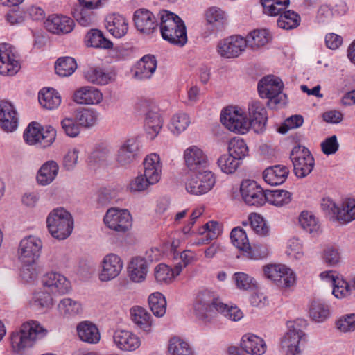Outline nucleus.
Returning a JSON list of instances; mask_svg holds the SVG:
<instances>
[{"label":"nucleus","mask_w":355,"mask_h":355,"mask_svg":"<svg viewBox=\"0 0 355 355\" xmlns=\"http://www.w3.org/2000/svg\"><path fill=\"white\" fill-rule=\"evenodd\" d=\"M196 316L202 322H209L218 313L232 321H239L243 317L237 307L223 304L214 294L207 290L200 291L193 304Z\"/></svg>","instance_id":"nucleus-1"},{"label":"nucleus","mask_w":355,"mask_h":355,"mask_svg":"<svg viewBox=\"0 0 355 355\" xmlns=\"http://www.w3.org/2000/svg\"><path fill=\"white\" fill-rule=\"evenodd\" d=\"M160 18L162 38L172 44L183 46L187 42L184 21L177 15L167 10L160 12Z\"/></svg>","instance_id":"nucleus-2"},{"label":"nucleus","mask_w":355,"mask_h":355,"mask_svg":"<svg viewBox=\"0 0 355 355\" xmlns=\"http://www.w3.org/2000/svg\"><path fill=\"white\" fill-rule=\"evenodd\" d=\"M47 330L37 321H29L24 323L19 331L12 333L11 345L13 349L19 352L25 348L31 347L35 341L46 336Z\"/></svg>","instance_id":"nucleus-3"},{"label":"nucleus","mask_w":355,"mask_h":355,"mask_svg":"<svg viewBox=\"0 0 355 355\" xmlns=\"http://www.w3.org/2000/svg\"><path fill=\"white\" fill-rule=\"evenodd\" d=\"M46 224L51 236L59 240L69 237L73 229L71 214L61 207L54 209L49 214Z\"/></svg>","instance_id":"nucleus-4"},{"label":"nucleus","mask_w":355,"mask_h":355,"mask_svg":"<svg viewBox=\"0 0 355 355\" xmlns=\"http://www.w3.org/2000/svg\"><path fill=\"white\" fill-rule=\"evenodd\" d=\"M23 137L28 145L40 144L46 148L55 141L56 130L51 126L44 129L38 123L32 122L26 128Z\"/></svg>","instance_id":"nucleus-5"},{"label":"nucleus","mask_w":355,"mask_h":355,"mask_svg":"<svg viewBox=\"0 0 355 355\" xmlns=\"http://www.w3.org/2000/svg\"><path fill=\"white\" fill-rule=\"evenodd\" d=\"M220 121L232 132L245 134L250 128V123L245 113L237 107L225 109L221 114Z\"/></svg>","instance_id":"nucleus-6"},{"label":"nucleus","mask_w":355,"mask_h":355,"mask_svg":"<svg viewBox=\"0 0 355 355\" xmlns=\"http://www.w3.org/2000/svg\"><path fill=\"white\" fill-rule=\"evenodd\" d=\"M185 182V189L188 193L200 196L211 191L216 184L215 175L209 170L196 172Z\"/></svg>","instance_id":"nucleus-7"},{"label":"nucleus","mask_w":355,"mask_h":355,"mask_svg":"<svg viewBox=\"0 0 355 355\" xmlns=\"http://www.w3.org/2000/svg\"><path fill=\"white\" fill-rule=\"evenodd\" d=\"M43 243L40 237L29 235L19 242L17 254L19 259L24 264H33L40 257Z\"/></svg>","instance_id":"nucleus-8"},{"label":"nucleus","mask_w":355,"mask_h":355,"mask_svg":"<svg viewBox=\"0 0 355 355\" xmlns=\"http://www.w3.org/2000/svg\"><path fill=\"white\" fill-rule=\"evenodd\" d=\"M105 226L119 233H125L132 227V220L127 209L112 207L107 210L103 218Z\"/></svg>","instance_id":"nucleus-9"},{"label":"nucleus","mask_w":355,"mask_h":355,"mask_svg":"<svg viewBox=\"0 0 355 355\" xmlns=\"http://www.w3.org/2000/svg\"><path fill=\"white\" fill-rule=\"evenodd\" d=\"M293 164L294 172L298 178H304L313 170L315 162L308 148L304 146H295L290 155Z\"/></svg>","instance_id":"nucleus-10"},{"label":"nucleus","mask_w":355,"mask_h":355,"mask_svg":"<svg viewBox=\"0 0 355 355\" xmlns=\"http://www.w3.org/2000/svg\"><path fill=\"white\" fill-rule=\"evenodd\" d=\"M306 342L305 334L297 324L289 327L281 340V347L285 355H300L302 347Z\"/></svg>","instance_id":"nucleus-11"},{"label":"nucleus","mask_w":355,"mask_h":355,"mask_svg":"<svg viewBox=\"0 0 355 355\" xmlns=\"http://www.w3.org/2000/svg\"><path fill=\"white\" fill-rule=\"evenodd\" d=\"M140 144L137 138L127 139L117 150L114 164L116 167L127 168L137 159Z\"/></svg>","instance_id":"nucleus-12"},{"label":"nucleus","mask_w":355,"mask_h":355,"mask_svg":"<svg viewBox=\"0 0 355 355\" xmlns=\"http://www.w3.org/2000/svg\"><path fill=\"white\" fill-rule=\"evenodd\" d=\"M258 92L261 98H268L271 103L277 104L284 94H282L283 83L279 78L268 76L258 83Z\"/></svg>","instance_id":"nucleus-13"},{"label":"nucleus","mask_w":355,"mask_h":355,"mask_svg":"<svg viewBox=\"0 0 355 355\" xmlns=\"http://www.w3.org/2000/svg\"><path fill=\"white\" fill-rule=\"evenodd\" d=\"M123 261L115 253L106 254L101 262L98 278L101 282H109L117 277L123 268Z\"/></svg>","instance_id":"nucleus-14"},{"label":"nucleus","mask_w":355,"mask_h":355,"mask_svg":"<svg viewBox=\"0 0 355 355\" xmlns=\"http://www.w3.org/2000/svg\"><path fill=\"white\" fill-rule=\"evenodd\" d=\"M21 69L20 62L13 46L9 44H0V74L14 76Z\"/></svg>","instance_id":"nucleus-15"},{"label":"nucleus","mask_w":355,"mask_h":355,"mask_svg":"<svg viewBox=\"0 0 355 355\" xmlns=\"http://www.w3.org/2000/svg\"><path fill=\"white\" fill-rule=\"evenodd\" d=\"M246 48L245 38L233 35L220 41L217 45V52L225 58L239 57Z\"/></svg>","instance_id":"nucleus-16"},{"label":"nucleus","mask_w":355,"mask_h":355,"mask_svg":"<svg viewBox=\"0 0 355 355\" xmlns=\"http://www.w3.org/2000/svg\"><path fill=\"white\" fill-rule=\"evenodd\" d=\"M183 157L186 167L191 172L202 171L209 165L207 155L197 146H191L186 148Z\"/></svg>","instance_id":"nucleus-17"},{"label":"nucleus","mask_w":355,"mask_h":355,"mask_svg":"<svg viewBox=\"0 0 355 355\" xmlns=\"http://www.w3.org/2000/svg\"><path fill=\"white\" fill-rule=\"evenodd\" d=\"M44 288L53 295H63L71 289V283L62 274L57 272L46 273L42 279Z\"/></svg>","instance_id":"nucleus-18"},{"label":"nucleus","mask_w":355,"mask_h":355,"mask_svg":"<svg viewBox=\"0 0 355 355\" xmlns=\"http://www.w3.org/2000/svg\"><path fill=\"white\" fill-rule=\"evenodd\" d=\"M240 191L243 199L249 205H261L266 202V192L255 181L243 180Z\"/></svg>","instance_id":"nucleus-19"},{"label":"nucleus","mask_w":355,"mask_h":355,"mask_svg":"<svg viewBox=\"0 0 355 355\" xmlns=\"http://www.w3.org/2000/svg\"><path fill=\"white\" fill-rule=\"evenodd\" d=\"M112 338L114 345L123 352H135L141 344L140 338L128 330L116 329L113 334Z\"/></svg>","instance_id":"nucleus-20"},{"label":"nucleus","mask_w":355,"mask_h":355,"mask_svg":"<svg viewBox=\"0 0 355 355\" xmlns=\"http://www.w3.org/2000/svg\"><path fill=\"white\" fill-rule=\"evenodd\" d=\"M248 112L250 128L257 133L263 132L268 119L266 110L263 105L258 101L252 102L249 105Z\"/></svg>","instance_id":"nucleus-21"},{"label":"nucleus","mask_w":355,"mask_h":355,"mask_svg":"<svg viewBox=\"0 0 355 355\" xmlns=\"http://www.w3.org/2000/svg\"><path fill=\"white\" fill-rule=\"evenodd\" d=\"M134 22L141 33L149 35L157 28V24L154 15L146 9H138L134 14Z\"/></svg>","instance_id":"nucleus-22"},{"label":"nucleus","mask_w":355,"mask_h":355,"mask_svg":"<svg viewBox=\"0 0 355 355\" xmlns=\"http://www.w3.org/2000/svg\"><path fill=\"white\" fill-rule=\"evenodd\" d=\"M18 118L14 106L7 102H0V127L6 132H13L17 127Z\"/></svg>","instance_id":"nucleus-23"},{"label":"nucleus","mask_w":355,"mask_h":355,"mask_svg":"<svg viewBox=\"0 0 355 355\" xmlns=\"http://www.w3.org/2000/svg\"><path fill=\"white\" fill-rule=\"evenodd\" d=\"M46 29L55 34H67L70 33L74 26L73 20L67 16L51 15L45 22Z\"/></svg>","instance_id":"nucleus-24"},{"label":"nucleus","mask_w":355,"mask_h":355,"mask_svg":"<svg viewBox=\"0 0 355 355\" xmlns=\"http://www.w3.org/2000/svg\"><path fill=\"white\" fill-rule=\"evenodd\" d=\"M73 99L78 104L97 105L102 101L103 94L94 87L84 86L76 90Z\"/></svg>","instance_id":"nucleus-25"},{"label":"nucleus","mask_w":355,"mask_h":355,"mask_svg":"<svg viewBox=\"0 0 355 355\" xmlns=\"http://www.w3.org/2000/svg\"><path fill=\"white\" fill-rule=\"evenodd\" d=\"M241 347L244 352L250 355H263L267 349L264 340L251 333L245 334L242 336Z\"/></svg>","instance_id":"nucleus-26"},{"label":"nucleus","mask_w":355,"mask_h":355,"mask_svg":"<svg viewBox=\"0 0 355 355\" xmlns=\"http://www.w3.org/2000/svg\"><path fill=\"white\" fill-rule=\"evenodd\" d=\"M144 171V175L151 184H156L161 178L162 164L159 155L151 153L146 156L143 162Z\"/></svg>","instance_id":"nucleus-27"},{"label":"nucleus","mask_w":355,"mask_h":355,"mask_svg":"<svg viewBox=\"0 0 355 355\" xmlns=\"http://www.w3.org/2000/svg\"><path fill=\"white\" fill-rule=\"evenodd\" d=\"M58 171L59 166L55 161L49 160L44 162L37 173V182L41 186L50 184L56 178Z\"/></svg>","instance_id":"nucleus-28"},{"label":"nucleus","mask_w":355,"mask_h":355,"mask_svg":"<svg viewBox=\"0 0 355 355\" xmlns=\"http://www.w3.org/2000/svg\"><path fill=\"white\" fill-rule=\"evenodd\" d=\"M230 239L233 245L239 250L243 251L248 259H256L252 250L245 232L241 227H234L230 233Z\"/></svg>","instance_id":"nucleus-29"},{"label":"nucleus","mask_w":355,"mask_h":355,"mask_svg":"<svg viewBox=\"0 0 355 355\" xmlns=\"http://www.w3.org/2000/svg\"><path fill=\"white\" fill-rule=\"evenodd\" d=\"M157 68V60L155 56L147 55L144 56L137 64L135 77L139 80L151 78Z\"/></svg>","instance_id":"nucleus-30"},{"label":"nucleus","mask_w":355,"mask_h":355,"mask_svg":"<svg viewBox=\"0 0 355 355\" xmlns=\"http://www.w3.org/2000/svg\"><path fill=\"white\" fill-rule=\"evenodd\" d=\"M289 173L288 168L284 165L268 167L263 172V178L268 184L275 186L284 183Z\"/></svg>","instance_id":"nucleus-31"},{"label":"nucleus","mask_w":355,"mask_h":355,"mask_svg":"<svg viewBox=\"0 0 355 355\" xmlns=\"http://www.w3.org/2000/svg\"><path fill=\"white\" fill-rule=\"evenodd\" d=\"M164 124L161 114L154 110H149L145 115L144 128L151 139L155 138Z\"/></svg>","instance_id":"nucleus-32"},{"label":"nucleus","mask_w":355,"mask_h":355,"mask_svg":"<svg viewBox=\"0 0 355 355\" xmlns=\"http://www.w3.org/2000/svg\"><path fill=\"white\" fill-rule=\"evenodd\" d=\"M181 273V266L171 268L164 263L158 264L154 269L155 280L159 284H169Z\"/></svg>","instance_id":"nucleus-33"},{"label":"nucleus","mask_w":355,"mask_h":355,"mask_svg":"<svg viewBox=\"0 0 355 355\" xmlns=\"http://www.w3.org/2000/svg\"><path fill=\"white\" fill-rule=\"evenodd\" d=\"M128 273L130 280L140 283L145 280L148 273V264L145 259L137 257L132 259L129 266Z\"/></svg>","instance_id":"nucleus-34"},{"label":"nucleus","mask_w":355,"mask_h":355,"mask_svg":"<svg viewBox=\"0 0 355 355\" xmlns=\"http://www.w3.org/2000/svg\"><path fill=\"white\" fill-rule=\"evenodd\" d=\"M77 332L80 339L85 343L96 344L101 339L98 329L93 323L84 321L77 326Z\"/></svg>","instance_id":"nucleus-35"},{"label":"nucleus","mask_w":355,"mask_h":355,"mask_svg":"<svg viewBox=\"0 0 355 355\" xmlns=\"http://www.w3.org/2000/svg\"><path fill=\"white\" fill-rule=\"evenodd\" d=\"M132 321L140 329L149 333L153 324L150 314L143 307L134 306L130 309Z\"/></svg>","instance_id":"nucleus-36"},{"label":"nucleus","mask_w":355,"mask_h":355,"mask_svg":"<svg viewBox=\"0 0 355 355\" xmlns=\"http://www.w3.org/2000/svg\"><path fill=\"white\" fill-rule=\"evenodd\" d=\"M106 21L107 29L115 37L121 38L127 33L128 24L122 15L113 14L107 17Z\"/></svg>","instance_id":"nucleus-37"},{"label":"nucleus","mask_w":355,"mask_h":355,"mask_svg":"<svg viewBox=\"0 0 355 355\" xmlns=\"http://www.w3.org/2000/svg\"><path fill=\"white\" fill-rule=\"evenodd\" d=\"M40 104L46 110L57 108L61 103L59 93L53 88H43L38 94Z\"/></svg>","instance_id":"nucleus-38"},{"label":"nucleus","mask_w":355,"mask_h":355,"mask_svg":"<svg viewBox=\"0 0 355 355\" xmlns=\"http://www.w3.org/2000/svg\"><path fill=\"white\" fill-rule=\"evenodd\" d=\"M299 223L304 231L313 236H317L321 232L318 219L310 211H303L301 212L299 216Z\"/></svg>","instance_id":"nucleus-39"},{"label":"nucleus","mask_w":355,"mask_h":355,"mask_svg":"<svg viewBox=\"0 0 355 355\" xmlns=\"http://www.w3.org/2000/svg\"><path fill=\"white\" fill-rule=\"evenodd\" d=\"M74 116L80 127L89 128L97 123L99 114L94 109L80 108L76 110Z\"/></svg>","instance_id":"nucleus-40"},{"label":"nucleus","mask_w":355,"mask_h":355,"mask_svg":"<svg viewBox=\"0 0 355 355\" xmlns=\"http://www.w3.org/2000/svg\"><path fill=\"white\" fill-rule=\"evenodd\" d=\"M85 78L90 83L105 85L114 79V75L105 72L103 69L96 67H91L85 72Z\"/></svg>","instance_id":"nucleus-41"},{"label":"nucleus","mask_w":355,"mask_h":355,"mask_svg":"<svg viewBox=\"0 0 355 355\" xmlns=\"http://www.w3.org/2000/svg\"><path fill=\"white\" fill-rule=\"evenodd\" d=\"M270 40L268 31L266 29L254 30L245 39L246 46L257 49L266 44Z\"/></svg>","instance_id":"nucleus-42"},{"label":"nucleus","mask_w":355,"mask_h":355,"mask_svg":"<svg viewBox=\"0 0 355 355\" xmlns=\"http://www.w3.org/2000/svg\"><path fill=\"white\" fill-rule=\"evenodd\" d=\"M292 200V194L286 190L266 191V201L274 206L281 207L288 205Z\"/></svg>","instance_id":"nucleus-43"},{"label":"nucleus","mask_w":355,"mask_h":355,"mask_svg":"<svg viewBox=\"0 0 355 355\" xmlns=\"http://www.w3.org/2000/svg\"><path fill=\"white\" fill-rule=\"evenodd\" d=\"M168 352L169 355H194L193 350L189 344L178 337L170 339Z\"/></svg>","instance_id":"nucleus-44"},{"label":"nucleus","mask_w":355,"mask_h":355,"mask_svg":"<svg viewBox=\"0 0 355 355\" xmlns=\"http://www.w3.org/2000/svg\"><path fill=\"white\" fill-rule=\"evenodd\" d=\"M86 42L88 46L94 48L110 49L112 47V43L106 39L102 32L98 29H92L86 35Z\"/></svg>","instance_id":"nucleus-45"},{"label":"nucleus","mask_w":355,"mask_h":355,"mask_svg":"<svg viewBox=\"0 0 355 355\" xmlns=\"http://www.w3.org/2000/svg\"><path fill=\"white\" fill-rule=\"evenodd\" d=\"M76 69V62L71 57L60 58L55 64V73L62 77H67L72 75Z\"/></svg>","instance_id":"nucleus-46"},{"label":"nucleus","mask_w":355,"mask_h":355,"mask_svg":"<svg viewBox=\"0 0 355 355\" xmlns=\"http://www.w3.org/2000/svg\"><path fill=\"white\" fill-rule=\"evenodd\" d=\"M148 304L153 313L158 318L164 315L166 309V300L159 292H155L148 297Z\"/></svg>","instance_id":"nucleus-47"},{"label":"nucleus","mask_w":355,"mask_h":355,"mask_svg":"<svg viewBox=\"0 0 355 355\" xmlns=\"http://www.w3.org/2000/svg\"><path fill=\"white\" fill-rule=\"evenodd\" d=\"M73 16L77 22L83 26H89L96 21L93 9L83 6H77L73 11Z\"/></svg>","instance_id":"nucleus-48"},{"label":"nucleus","mask_w":355,"mask_h":355,"mask_svg":"<svg viewBox=\"0 0 355 355\" xmlns=\"http://www.w3.org/2000/svg\"><path fill=\"white\" fill-rule=\"evenodd\" d=\"M309 315L314 321L323 322L330 315L329 306L323 302L313 301L310 306Z\"/></svg>","instance_id":"nucleus-49"},{"label":"nucleus","mask_w":355,"mask_h":355,"mask_svg":"<svg viewBox=\"0 0 355 355\" xmlns=\"http://www.w3.org/2000/svg\"><path fill=\"white\" fill-rule=\"evenodd\" d=\"M338 220L344 223L355 220V199L347 198L343 201L338 212Z\"/></svg>","instance_id":"nucleus-50"},{"label":"nucleus","mask_w":355,"mask_h":355,"mask_svg":"<svg viewBox=\"0 0 355 355\" xmlns=\"http://www.w3.org/2000/svg\"><path fill=\"white\" fill-rule=\"evenodd\" d=\"M191 123L189 115L180 112L174 114L169 124V129L175 135H179L184 132Z\"/></svg>","instance_id":"nucleus-51"},{"label":"nucleus","mask_w":355,"mask_h":355,"mask_svg":"<svg viewBox=\"0 0 355 355\" xmlns=\"http://www.w3.org/2000/svg\"><path fill=\"white\" fill-rule=\"evenodd\" d=\"M300 22V17L296 12L291 10L284 11L277 19V26L286 30H290L297 27Z\"/></svg>","instance_id":"nucleus-52"},{"label":"nucleus","mask_w":355,"mask_h":355,"mask_svg":"<svg viewBox=\"0 0 355 355\" xmlns=\"http://www.w3.org/2000/svg\"><path fill=\"white\" fill-rule=\"evenodd\" d=\"M61 314L70 317L79 314L82 310L81 304L71 298H64L58 304Z\"/></svg>","instance_id":"nucleus-53"},{"label":"nucleus","mask_w":355,"mask_h":355,"mask_svg":"<svg viewBox=\"0 0 355 355\" xmlns=\"http://www.w3.org/2000/svg\"><path fill=\"white\" fill-rule=\"evenodd\" d=\"M203 232L207 233L205 239L199 240L198 245H202L217 239L223 232V225L217 221L211 220L203 226Z\"/></svg>","instance_id":"nucleus-54"},{"label":"nucleus","mask_w":355,"mask_h":355,"mask_svg":"<svg viewBox=\"0 0 355 355\" xmlns=\"http://www.w3.org/2000/svg\"><path fill=\"white\" fill-rule=\"evenodd\" d=\"M218 166L224 173L232 174L239 166L240 162L230 154H224L217 160Z\"/></svg>","instance_id":"nucleus-55"},{"label":"nucleus","mask_w":355,"mask_h":355,"mask_svg":"<svg viewBox=\"0 0 355 355\" xmlns=\"http://www.w3.org/2000/svg\"><path fill=\"white\" fill-rule=\"evenodd\" d=\"M286 270V265L284 264H269L263 267L265 277L276 285L282 284L280 275L284 274V272H288L287 270ZM286 275H288V273H286Z\"/></svg>","instance_id":"nucleus-56"},{"label":"nucleus","mask_w":355,"mask_h":355,"mask_svg":"<svg viewBox=\"0 0 355 355\" xmlns=\"http://www.w3.org/2000/svg\"><path fill=\"white\" fill-rule=\"evenodd\" d=\"M51 292L44 288L34 293L31 301V305L38 308H50L53 304V299Z\"/></svg>","instance_id":"nucleus-57"},{"label":"nucleus","mask_w":355,"mask_h":355,"mask_svg":"<svg viewBox=\"0 0 355 355\" xmlns=\"http://www.w3.org/2000/svg\"><path fill=\"white\" fill-rule=\"evenodd\" d=\"M248 153V148L242 139L234 138L229 144V154L235 157L239 161L245 157Z\"/></svg>","instance_id":"nucleus-58"},{"label":"nucleus","mask_w":355,"mask_h":355,"mask_svg":"<svg viewBox=\"0 0 355 355\" xmlns=\"http://www.w3.org/2000/svg\"><path fill=\"white\" fill-rule=\"evenodd\" d=\"M352 286L345 280L336 277L334 280L332 293L336 298H345L350 296L352 293Z\"/></svg>","instance_id":"nucleus-59"},{"label":"nucleus","mask_w":355,"mask_h":355,"mask_svg":"<svg viewBox=\"0 0 355 355\" xmlns=\"http://www.w3.org/2000/svg\"><path fill=\"white\" fill-rule=\"evenodd\" d=\"M251 227L253 230L261 236H266L268 235L270 228L265 222L264 219L256 213L251 214L249 216Z\"/></svg>","instance_id":"nucleus-60"},{"label":"nucleus","mask_w":355,"mask_h":355,"mask_svg":"<svg viewBox=\"0 0 355 355\" xmlns=\"http://www.w3.org/2000/svg\"><path fill=\"white\" fill-rule=\"evenodd\" d=\"M233 279L236 288L240 290L248 291L256 286L254 279L245 272H235L233 275Z\"/></svg>","instance_id":"nucleus-61"},{"label":"nucleus","mask_w":355,"mask_h":355,"mask_svg":"<svg viewBox=\"0 0 355 355\" xmlns=\"http://www.w3.org/2000/svg\"><path fill=\"white\" fill-rule=\"evenodd\" d=\"M61 127L64 133L70 137H76L80 132V126L75 117H66L61 121Z\"/></svg>","instance_id":"nucleus-62"},{"label":"nucleus","mask_w":355,"mask_h":355,"mask_svg":"<svg viewBox=\"0 0 355 355\" xmlns=\"http://www.w3.org/2000/svg\"><path fill=\"white\" fill-rule=\"evenodd\" d=\"M286 254L296 260H300L304 257L302 244L298 239L293 238L288 241Z\"/></svg>","instance_id":"nucleus-63"},{"label":"nucleus","mask_w":355,"mask_h":355,"mask_svg":"<svg viewBox=\"0 0 355 355\" xmlns=\"http://www.w3.org/2000/svg\"><path fill=\"white\" fill-rule=\"evenodd\" d=\"M322 259L328 266H335L340 261V254L337 248L329 246L324 250Z\"/></svg>","instance_id":"nucleus-64"}]
</instances>
